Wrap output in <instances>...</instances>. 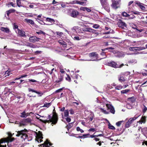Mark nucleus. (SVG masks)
<instances>
[{"instance_id": "62", "label": "nucleus", "mask_w": 147, "mask_h": 147, "mask_svg": "<svg viewBox=\"0 0 147 147\" xmlns=\"http://www.w3.org/2000/svg\"><path fill=\"white\" fill-rule=\"evenodd\" d=\"M18 26L17 25H15L14 24V28H13L14 29H15V30H17V29H18Z\"/></svg>"}, {"instance_id": "63", "label": "nucleus", "mask_w": 147, "mask_h": 147, "mask_svg": "<svg viewBox=\"0 0 147 147\" xmlns=\"http://www.w3.org/2000/svg\"><path fill=\"white\" fill-rule=\"evenodd\" d=\"M66 120L68 122H70L71 121V119L67 117L66 118Z\"/></svg>"}, {"instance_id": "28", "label": "nucleus", "mask_w": 147, "mask_h": 147, "mask_svg": "<svg viewBox=\"0 0 147 147\" xmlns=\"http://www.w3.org/2000/svg\"><path fill=\"white\" fill-rule=\"evenodd\" d=\"M46 20L47 21L51 23H54L55 22V20L53 19L50 18H47L46 19Z\"/></svg>"}, {"instance_id": "10", "label": "nucleus", "mask_w": 147, "mask_h": 147, "mask_svg": "<svg viewBox=\"0 0 147 147\" xmlns=\"http://www.w3.org/2000/svg\"><path fill=\"white\" fill-rule=\"evenodd\" d=\"M135 4L137 5L138 6H139L140 8L142 10H144L146 8L144 6V4L142 3H140L139 1H135Z\"/></svg>"}, {"instance_id": "57", "label": "nucleus", "mask_w": 147, "mask_h": 147, "mask_svg": "<svg viewBox=\"0 0 147 147\" xmlns=\"http://www.w3.org/2000/svg\"><path fill=\"white\" fill-rule=\"evenodd\" d=\"M89 135L90 134H83V138H87Z\"/></svg>"}, {"instance_id": "44", "label": "nucleus", "mask_w": 147, "mask_h": 147, "mask_svg": "<svg viewBox=\"0 0 147 147\" xmlns=\"http://www.w3.org/2000/svg\"><path fill=\"white\" fill-rule=\"evenodd\" d=\"M126 107L127 109H130L132 108V107L129 103H128L127 104Z\"/></svg>"}, {"instance_id": "59", "label": "nucleus", "mask_w": 147, "mask_h": 147, "mask_svg": "<svg viewBox=\"0 0 147 147\" xmlns=\"http://www.w3.org/2000/svg\"><path fill=\"white\" fill-rule=\"evenodd\" d=\"M74 39V40H79L80 39L78 36H75Z\"/></svg>"}, {"instance_id": "11", "label": "nucleus", "mask_w": 147, "mask_h": 147, "mask_svg": "<svg viewBox=\"0 0 147 147\" xmlns=\"http://www.w3.org/2000/svg\"><path fill=\"white\" fill-rule=\"evenodd\" d=\"M86 0H82L80 1H75L72 3H70L71 4L77 3L80 4L82 5H85L86 4Z\"/></svg>"}, {"instance_id": "26", "label": "nucleus", "mask_w": 147, "mask_h": 147, "mask_svg": "<svg viewBox=\"0 0 147 147\" xmlns=\"http://www.w3.org/2000/svg\"><path fill=\"white\" fill-rule=\"evenodd\" d=\"M146 117L145 116H142L141 119L139 121V122L141 124L142 123H145L146 122Z\"/></svg>"}, {"instance_id": "42", "label": "nucleus", "mask_w": 147, "mask_h": 147, "mask_svg": "<svg viewBox=\"0 0 147 147\" xmlns=\"http://www.w3.org/2000/svg\"><path fill=\"white\" fill-rule=\"evenodd\" d=\"M86 31L90 32H93L94 30L91 28H88L86 29Z\"/></svg>"}, {"instance_id": "33", "label": "nucleus", "mask_w": 147, "mask_h": 147, "mask_svg": "<svg viewBox=\"0 0 147 147\" xmlns=\"http://www.w3.org/2000/svg\"><path fill=\"white\" fill-rule=\"evenodd\" d=\"M64 113L65 117H67L68 116L69 112L68 110H65L64 112Z\"/></svg>"}, {"instance_id": "40", "label": "nucleus", "mask_w": 147, "mask_h": 147, "mask_svg": "<svg viewBox=\"0 0 147 147\" xmlns=\"http://www.w3.org/2000/svg\"><path fill=\"white\" fill-rule=\"evenodd\" d=\"M122 88V86L121 85L117 86L115 87L116 89L117 90H119L121 89Z\"/></svg>"}, {"instance_id": "36", "label": "nucleus", "mask_w": 147, "mask_h": 147, "mask_svg": "<svg viewBox=\"0 0 147 147\" xmlns=\"http://www.w3.org/2000/svg\"><path fill=\"white\" fill-rule=\"evenodd\" d=\"M145 49V48L144 47H137V51H140L141 50L144 49Z\"/></svg>"}, {"instance_id": "24", "label": "nucleus", "mask_w": 147, "mask_h": 147, "mask_svg": "<svg viewBox=\"0 0 147 147\" xmlns=\"http://www.w3.org/2000/svg\"><path fill=\"white\" fill-rule=\"evenodd\" d=\"M118 80L121 82H124L126 80V78L122 76H120L118 78Z\"/></svg>"}, {"instance_id": "15", "label": "nucleus", "mask_w": 147, "mask_h": 147, "mask_svg": "<svg viewBox=\"0 0 147 147\" xmlns=\"http://www.w3.org/2000/svg\"><path fill=\"white\" fill-rule=\"evenodd\" d=\"M53 80L55 82L57 83H59L63 80V76L62 75H61L58 78L57 80H55L54 79Z\"/></svg>"}, {"instance_id": "35", "label": "nucleus", "mask_w": 147, "mask_h": 147, "mask_svg": "<svg viewBox=\"0 0 147 147\" xmlns=\"http://www.w3.org/2000/svg\"><path fill=\"white\" fill-rule=\"evenodd\" d=\"M128 100L129 101L131 102L132 103H133L135 101V100L134 99V97H130L128 98Z\"/></svg>"}, {"instance_id": "8", "label": "nucleus", "mask_w": 147, "mask_h": 147, "mask_svg": "<svg viewBox=\"0 0 147 147\" xmlns=\"http://www.w3.org/2000/svg\"><path fill=\"white\" fill-rule=\"evenodd\" d=\"M16 32L18 33L20 36L24 37H26V36L25 35V32L22 30H20L19 29L15 30Z\"/></svg>"}, {"instance_id": "31", "label": "nucleus", "mask_w": 147, "mask_h": 147, "mask_svg": "<svg viewBox=\"0 0 147 147\" xmlns=\"http://www.w3.org/2000/svg\"><path fill=\"white\" fill-rule=\"evenodd\" d=\"M16 3L18 7H20L22 6L20 0H16Z\"/></svg>"}, {"instance_id": "13", "label": "nucleus", "mask_w": 147, "mask_h": 147, "mask_svg": "<svg viewBox=\"0 0 147 147\" xmlns=\"http://www.w3.org/2000/svg\"><path fill=\"white\" fill-rule=\"evenodd\" d=\"M30 114H33V113L32 112L26 113L25 110H24L23 112L20 113V117L22 118H26L28 116L30 115Z\"/></svg>"}, {"instance_id": "46", "label": "nucleus", "mask_w": 147, "mask_h": 147, "mask_svg": "<svg viewBox=\"0 0 147 147\" xmlns=\"http://www.w3.org/2000/svg\"><path fill=\"white\" fill-rule=\"evenodd\" d=\"M69 3L71 4L70 3H67V2L66 3H62V4H61V7H63V8H65L66 7L65 4H68Z\"/></svg>"}, {"instance_id": "53", "label": "nucleus", "mask_w": 147, "mask_h": 147, "mask_svg": "<svg viewBox=\"0 0 147 147\" xmlns=\"http://www.w3.org/2000/svg\"><path fill=\"white\" fill-rule=\"evenodd\" d=\"M99 26H100L98 24H95L93 25V28H94L97 29L99 28Z\"/></svg>"}, {"instance_id": "56", "label": "nucleus", "mask_w": 147, "mask_h": 147, "mask_svg": "<svg viewBox=\"0 0 147 147\" xmlns=\"http://www.w3.org/2000/svg\"><path fill=\"white\" fill-rule=\"evenodd\" d=\"M63 90V88H61L60 89H58L56 90L55 92V93H58V92H61V91H62V90Z\"/></svg>"}, {"instance_id": "45", "label": "nucleus", "mask_w": 147, "mask_h": 147, "mask_svg": "<svg viewBox=\"0 0 147 147\" xmlns=\"http://www.w3.org/2000/svg\"><path fill=\"white\" fill-rule=\"evenodd\" d=\"M100 0V2L101 3L102 5H104L103 4H104L105 3V4H106L107 2V0Z\"/></svg>"}, {"instance_id": "51", "label": "nucleus", "mask_w": 147, "mask_h": 147, "mask_svg": "<svg viewBox=\"0 0 147 147\" xmlns=\"http://www.w3.org/2000/svg\"><path fill=\"white\" fill-rule=\"evenodd\" d=\"M9 5H11L12 7H16L15 5V4L13 3L12 2H11L10 3V4H8L7 5V6L9 7Z\"/></svg>"}, {"instance_id": "41", "label": "nucleus", "mask_w": 147, "mask_h": 147, "mask_svg": "<svg viewBox=\"0 0 147 147\" xmlns=\"http://www.w3.org/2000/svg\"><path fill=\"white\" fill-rule=\"evenodd\" d=\"M50 105L51 103H47L44 104L43 107L48 108L50 106Z\"/></svg>"}, {"instance_id": "61", "label": "nucleus", "mask_w": 147, "mask_h": 147, "mask_svg": "<svg viewBox=\"0 0 147 147\" xmlns=\"http://www.w3.org/2000/svg\"><path fill=\"white\" fill-rule=\"evenodd\" d=\"M95 131V129L94 128H90L88 129V131H92L93 132L94 131Z\"/></svg>"}, {"instance_id": "19", "label": "nucleus", "mask_w": 147, "mask_h": 147, "mask_svg": "<svg viewBox=\"0 0 147 147\" xmlns=\"http://www.w3.org/2000/svg\"><path fill=\"white\" fill-rule=\"evenodd\" d=\"M143 134L147 138V127H144L142 129Z\"/></svg>"}, {"instance_id": "2", "label": "nucleus", "mask_w": 147, "mask_h": 147, "mask_svg": "<svg viewBox=\"0 0 147 147\" xmlns=\"http://www.w3.org/2000/svg\"><path fill=\"white\" fill-rule=\"evenodd\" d=\"M48 117L49 119V120H43L41 119H39V118L37 117H36V118L37 119H39L40 121L45 123L47 122L48 123L52 122V124H55L57 123L58 119L57 115L56 113L54 114L52 117L49 115Z\"/></svg>"}, {"instance_id": "20", "label": "nucleus", "mask_w": 147, "mask_h": 147, "mask_svg": "<svg viewBox=\"0 0 147 147\" xmlns=\"http://www.w3.org/2000/svg\"><path fill=\"white\" fill-rule=\"evenodd\" d=\"M0 30L1 31L7 33H8L9 32V29L7 28L1 27Z\"/></svg>"}, {"instance_id": "30", "label": "nucleus", "mask_w": 147, "mask_h": 147, "mask_svg": "<svg viewBox=\"0 0 147 147\" xmlns=\"http://www.w3.org/2000/svg\"><path fill=\"white\" fill-rule=\"evenodd\" d=\"M24 122L25 123H30L31 122L32 120L30 118H28L24 119Z\"/></svg>"}, {"instance_id": "1", "label": "nucleus", "mask_w": 147, "mask_h": 147, "mask_svg": "<svg viewBox=\"0 0 147 147\" xmlns=\"http://www.w3.org/2000/svg\"><path fill=\"white\" fill-rule=\"evenodd\" d=\"M27 133V130L25 129L24 130L18 131L16 136L18 137L20 136L21 138L24 140H26L28 141L31 140L32 139V138L29 134H28Z\"/></svg>"}, {"instance_id": "43", "label": "nucleus", "mask_w": 147, "mask_h": 147, "mask_svg": "<svg viewBox=\"0 0 147 147\" xmlns=\"http://www.w3.org/2000/svg\"><path fill=\"white\" fill-rule=\"evenodd\" d=\"M133 28H134V29L138 31H139L140 32H142L143 31H145L144 30L142 29H140V30H138V28H137V27H133Z\"/></svg>"}, {"instance_id": "18", "label": "nucleus", "mask_w": 147, "mask_h": 147, "mask_svg": "<svg viewBox=\"0 0 147 147\" xmlns=\"http://www.w3.org/2000/svg\"><path fill=\"white\" fill-rule=\"evenodd\" d=\"M48 144H49L50 146L52 145V144L49 142L48 140H47L45 142L44 144H42L41 146H43V147H50L48 146Z\"/></svg>"}, {"instance_id": "6", "label": "nucleus", "mask_w": 147, "mask_h": 147, "mask_svg": "<svg viewBox=\"0 0 147 147\" xmlns=\"http://www.w3.org/2000/svg\"><path fill=\"white\" fill-rule=\"evenodd\" d=\"M40 39V38L37 37L36 36H32L30 37L29 40L30 42H35L38 41Z\"/></svg>"}, {"instance_id": "55", "label": "nucleus", "mask_w": 147, "mask_h": 147, "mask_svg": "<svg viewBox=\"0 0 147 147\" xmlns=\"http://www.w3.org/2000/svg\"><path fill=\"white\" fill-rule=\"evenodd\" d=\"M67 77L66 78V80L68 81L69 82H70L71 81V78L69 75H67Z\"/></svg>"}, {"instance_id": "64", "label": "nucleus", "mask_w": 147, "mask_h": 147, "mask_svg": "<svg viewBox=\"0 0 147 147\" xmlns=\"http://www.w3.org/2000/svg\"><path fill=\"white\" fill-rule=\"evenodd\" d=\"M56 33L57 35L59 36H61L63 34V33L61 32H56Z\"/></svg>"}, {"instance_id": "39", "label": "nucleus", "mask_w": 147, "mask_h": 147, "mask_svg": "<svg viewBox=\"0 0 147 147\" xmlns=\"http://www.w3.org/2000/svg\"><path fill=\"white\" fill-rule=\"evenodd\" d=\"M122 15L123 16L126 17H128L129 16V14L125 12H123L122 13Z\"/></svg>"}, {"instance_id": "49", "label": "nucleus", "mask_w": 147, "mask_h": 147, "mask_svg": "<svg viewBox=\"0 0 147 147\" xmlns=\"http://www.w3.org/2000/svg\"><path fill=\"white\" fill-rule=\"evenodd\" d=\"M10 13V12H9V10L8 11H6V14H7V17H6L7 20H9V14Z\"/></svg>"}, {"instance_id": "12", "label": "nucleus", "mask_w": 147, "mask_h": 147, "mask_svg": "<svg viewBox=\"0 0 147 147\" xmlns=\"http://www.w3.org/2000/svg\"><path fill=\"white\" fill-rule=\"evenodd\" d=\"M108 65L109 66L112 67L114 68H118V65L117 64V63L114 61H110L108 63Z\"/></svg>"}, {"instance_id": "21", "label": "nucleus", "mask_w": 147, "mask_h": 147, "mask_svg": "<svg viewBox=\"0 0 147 147\" xmlns=\"http://www.w3.org/2000/svg\"><path fill=\"white\" fill-rule=\"evenodd\" d=\"M89 56L90 57H94L96 58L98 57V55L96 54V53L95 52H93L92 53H90Z\"/></svg>"}, {"instance_id": "37", "label": "nucleus", "mask_w": 147, "mask_h": 147, "mask_svg": "<svg viewBox=\"0 0 147 147\" xmlns=\"http://www.w3.org/2000/svg\"><path fill=\"white\" fill-rule=\"evenodd\" d=\"M108 126L109 128L110 129L113 130L115 129V127L113 125H112L111 124L109 123L108 124Z\"/></svg>"}, {"instance_id": "34", "label": "nucleus", "mask_w": 147, "mask_h": 147, "mask_svg": "<svg viewBox=\"0 0 147 147\" xmlns=\"http://www.w3.org/2000/svg\"><path fill=\"white\" fill-rule=\"evenodd\" d=\"M36 20L38 21V22L40 24H41L42 25H45L46 24L44 22L40 20L39 19L36 18Z\"/></svg>"}, {"instance_id": "29", "label": "nucleus", "mask_w": 147, "mask_h": 147, "mask_svg": "<svg viewBox=\"0 0 147 147\" xmlns=\"http://www.w3.org/2000/svg\"><path fill=\"white\" fill-rule=\"evenodd\" d=\"M99 109L100 110V111L105 114H108L109 112L107 111L106 110H105L103 109L100 108H99Z\"/></svg>"}, {"instance_id": "14", "label": "nucleus", "mask_w": 147, "mask_h": 147, "mask_svg": "<svg viewBox=\"0 0 147 147\" xmlns=\"http://www.w3.org/2000/svg\"><path fill=\"white\" fill-rule=\"evenodd\" d=\"M42 134L41 133H39L37 135L36 140L39 143L42 141Z\"/></svg>"}, {"instance_id": "52", "label": "nucleus", "mask_w": 147, "mask_h": 147, "mask_svg": "<svg viewBox=\"0 0 147 147\" xmlns=\"http://www.w3.org/2000/svg\"><path fill=\"white\" fill-rule=\"evenodd\" d=\"M147 110V108L144 105V108L143 109V112L144 113Z\"/></svg>"}, {"instance_id": "50", "label": "nucleus", "mask_w": 147, "mask_h": 147, "mask_svg": "<svg viewBox=\"0 0 147 147\" xmlns=\"http://www.w3.org/2000/svg\"><path fill=\"white\" fill-rule=\"evenodd\" d=\"M123 122L122 121H118L116 123V125L117 126H119L121 124L122 122Z\"/></svg>"}, {"instance_id": "54", "label": "nucleus", "mask_w": 147, "mask_h": 147, "mask_svg": "<svg viewBox=\"0 0 147 147\" xmlns=\"http://www.w3.org/2000/svg\"><path fill=\"white\" fill-rule=\"evenodd\" d=\"M28 82H37V81L34 79H29Z\"/></svg>"}, {"instance_id": "4", "label": "nucleus", "mask_w": 147, "mask_h": 147, "mask_svg": "<svg viewBox=\"0 0 147 147\" xmlns=\"http://www.w3.org/2000/svg\"><path fill=\"white\" fill-rule=\"evenodd\" d=\"M112 7L115 9H117L119 7V3L120 0H112Z\"/></svg>"}, {"instance_id": "38", "label": "nucleus", "mask_w": 147, "mask_h": 147, "mask_svg": "<svg viewBox=\"0 0 147 147\" xmlns=\"http://www.w3.org/2000/svg\"><path fill=\"white\" fill-rule=\"evenodd\" d=\"M76 130L77 131H80V132L81 133H82L84 132V130L82 129H81L79 127H77Z\"/></svg>"}, {"instance_id": "22", "label": "nucleus", "mask_w": 147, "mask_h": 147, "mask_svg": "<svg viewBox=\"0 0 147 147\" xmlns=\"http://www.w3.org/2000/svg\"><path fill=\"white\" fill-rule=\"evenodd\" d=\"M59 43L61 45H62L64 47H66L67 45L66 42L62 40H59L58 41Z\"/></svg>"}, {"instance_id": "7", "label": "nucleus", "mask_w": 147, "mask_h": 147, "mask_svg": "<svg viewBox=\"0 0 147 147\" xmlns=\"http://www.w3.org/2000/svg\"><path fill=\"white\" fill-rule=\"evenodd\" d=\"M106 106L107 107L108 110H109L110 112L114 114L115 113V110L113 107L111 105L109 104H106Z\"/></svg>"}, {"instance_id": "9", "label": "nucleus", "mask_w": 147, "mask_h": 147, "mask_svg": "<svg viewBox=\"0 0 147 147\" xmlns=\"http://www.w3.org/2000/svg\"><path fill=\"white\" fill-rule=\"evenodd\" d=\"M14 140V138H12V140H10L9 138L6 139H2L0 140V147H6V145H1V144L3 143V142H7L8 141H10L11 142L13 141Z\"/></svg>"}, {"instance_id": "17", "label": "nucleus", "mask_w": 147, "mask_h": 147, "mask_svg": "<svg viewBox=\"0 0 147 147\" xmlns=\"http://www.w3.org/2000/svg\"><path fill=\"white\" fill-rule=\"evenodd\" d=\"M104 5H102V7L104 9L108 12H109L110 11V8L109 7V5L107 3H106V4L105 3L104 4Z\"/></svg>"}, {"instance_id": "3", "label": "nucleus", "mask_w": 147, "mask_h": 147, "mask_svg": "<svg viewBox=\"0 0 147 147\" xmlns=\"http://www.w3.org/2000/svg\"><path fill=\"white\" fill-rule=\"evenodd\" d=\"M138 117H134L133 118H130L128 121L127 122H126V124L125 125V127L126 128H128L130 127L131 124L136 119H137Z\"/></svg>"}, {"instance_id": "47", "label": "nucleus", "mask_w": 147, "mask_h": 147, "mask_svg": "<svg viewBox=\"0 0 147 147\" xmlns=\"http://www.w3.org/2000/svg\"><path fill=\"white\" fill-rule=\"evenodd\" d=\"M27 46L30 47L32 48H34V46L32 44L30 43H28L27 45Z\"/></svg>"}, {"instance_id": "25", "label": "nucleus", "mask_w": 147, "mask_h": 147, "mask_svg": "<svg viewBox=\"0 0 147 147\" xmlns=\"http://www.w3.org/2000/svg\"><path fill=\"white\" fill-rule=\"evenodd\" d=\"M28 91L29 92H35V93H36V94H41V95L40 96H41L42 95V94L40 93V92H38L35 90H34L33 89L29 88L28 89Z\"/></svg>"}, {"instance_id": "5", "label": "nucleus", "mask_w": 147, "mask_h": 147, "mask_svg": "<svg viewBox=\"0 0 147 147\" xmlns=\"http://www.w3.org/2000/svg\"><path fill=\"white\" fill-rule=\"evenodd\" d=\"M117 25L119 27L123 29L125 27L127 26L126 24L121 20H119L117 23Z\"/></svg>"}, {"instance_id": "60", "label": "nucleus", "mask_w": 147, "mask_h": 147, "mask_svg": "<svg viewBox=\"0 0 147 147\" xmlns=\"http://www.w3.org/2000/svg\"><path fill=\"white\" fill-rule=\"evenodd\" d=\"M86 7H82L80 8L81 10H82L84 11H86Z\"/></svg>"}, {"instance_id": "23", "label": "nucleus", "mask_w": 147, "mask_h": 147, "mask_svg": "<svg viewBox=\"0 0 147 147\" xmlns=\"http://www.w3.org/2000/svg\"><path fill=\"white\" fill-rule=\"evenodd\" d=\"M24 20L27 23H29L32 25H33L34 24V22L31 20L28 19L26 18Z\"/></svg>"}, {"instance_id": "27", "label": "nucleus", "mask_w": 147, "mask_h": 147, "mask_svg": "<svg viewBox=\"0 0 147 147\" xmlns=\"http://www.w3.org/2000/svg\"><path fill=\"white\" fill-rule=\"evenodd\" d=\"M124 56V54L122 52H118L115 55V56L119 57H123Z\"/></svg>"}, {"instance_id": "32", "label": "nucleus", "mask_w": 147, "mask_h": 147, "mask_svg": "<svg viewBox=\"0 0 147 147\" xmlns=\"http://www.w3.org/2000/svg\"><path fill=\"white\" fill-rule=\"evenodd\" d=\"M130 91V90L129 89H125L121 90V94H126L129 92Z\"/></svg>"}, {"instance_id": "16", "label": "nucleus", "mask_w": 147, "mask_h": 147, "mask_svg": "<svg viewBox=\"0 0 147 147\" xmlns=\"http://www.w3.org/2000/svg\"><path fill=\"white\" fill-rule=\"evenodd\" d=\"M79 14V12L77 11H73L71 13V16L74 18H76Z\"/></svg>"}, {"instance_id": "48", "label": "nucleus", "mask_w": 147, "mask_h": 147, "mask_svg": "<svg viewBox=\"0 0 147 147\" xmlns=\"http://www.w3.org/2000/svg\"><path fill=\"white\" fill-rule=\"evenodd\" d=\"M36 33L38 34H43L44 35H45V32L41 30H40L39 32H36Z\"/></svg>"}, {"instance_id": "58", "label": "nucleus", "mask_w": 147, "mask_h": 147, "mask_svg": "<svg viewBox=\"0 0 147 147\" xmlns=\"http://www.w3.org/2000/svg\"><path fill=\"white\" fill-rule=\"evenodd\" d=\"M9 11L10 13H14L15 11V10L14 9H11L9 10Z\"/></svg>"}]
</instances>
